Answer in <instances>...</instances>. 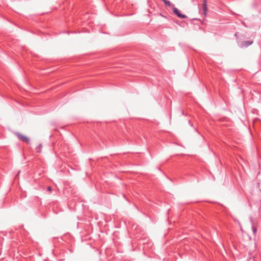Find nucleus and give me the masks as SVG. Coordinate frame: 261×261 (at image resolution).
Returning <instances> with one entry per match:
<instances>
[{
	"mask_svg": "<svg viewBox=\"0 0 261 261\" xmlns=\"http://www.w3.org/2000/svg\"><path fill=\"white\" fill-rule=\"evenodd\" d=\"M253 41L252 40H248L243 41L240 45L239 46L241 47H247L253 43Z\"/></svg>",
	"mask_w": 261,
	"mask_h": 261,
	"instance_id": "nucleus-1",
	"label": "nucleus"
},
{
	"mask_svg": "<svg viewBox=\"0 0 261 261\" xmlns=\"http://www.w3.org/2000/svg\"><path fill=\"white\" fill-rule=\"evenodd\" d=\"M173 12L179 18H186L187 16L184 15V14H182L181 13H180V12L179 11V10H178L177 8H175V7H174L173 9Z\"/></svg>",
	"mask_w": 261,
	"mask_h": 261,
	"instance_id": "nucleus-2",
	"label": "nucleus"
},
{
	"mask_svg": "<svg viewBox=\"0 0 261 261\" xmlns=\"http://www.w3.org/2000/svg\"><path fill=\"white\" fill-rule=\"evenodd\" d=\"M17 136L20 140L25 142L27 144H29L30 140L28 137L19 133L17 134Z\"/></svg>",
	"mask_w": 261,
	"mask_h": 261,
	"instance_id": "nucleus-3",
	"label": "nucleus"
},
{
	"mask_svg": "<svg viewBox=\"0 0 261 261\" xmlns=\"http://www.w3.org/2000/svg\"><path fill=\"white\" fill-rule=\"evenodd\" d=\"M202 5H203V8H202L203 13L204 15V16H206L207 14V0H203Z\"/></svg>",
	"mask_w": 261,
	"mask_h": 261,
	"instance_id": "nucleus-4",
	"label": "nucleus"
},
{
	"mask_svg": "<svg viewBox=\"0 0 261 261\" xmlns=\"http://www.w3.org/2000/svg\"><path fill=\"white\" fill-rule=\"evenodd\" d=\"M41 148H42L41 144H39L38 146H37L36 148L37 152H39V153L41 152Z\"/></svg>",
	"mask_w": 261,
	"mask_h": 261,
	"instance_id": "nucleus-5",
	"label": "nucleus"
},
{
	"mask_svg": "<svg viewBox=\"0 0 261 261\" xmlns=\"http://www.w3.org/2000/svg\"><path fill=\"white\" fill-rule=\"evenodd\" d=\"M164 3L167 6H170L171 5V3L170 2L166 1V0H163Z\"/></svg>",
	"mask_w": 261,
	"mask_h": 261,
	"instance_id": "nucleus-6",
	"label": "nucleus"
},
{
	"mask_svg": "<svg viewBox=\"0 0 261 261\" xmlns=\"http://www.w3.org/2000/svg\"><path fill=\"white\" fill-rule=\"evenodd\" d=\"M252 231H253V232L254 234H255V233H256V232L257 231V229L254 226H252Z\"/></svg>",
	"mask_w": 261,
	"mask_h": 261,
	"instance_id": "nucleus-7",
	"label": "nucleus"
},
{
	"mask_svg": "<svg viewBox=\"0 0 261 261\" xmlns=\"http://www.w3.org/2000/svg\"><path fill=\"white\" fill-rule=\"evenodd\" d=\"M47 190L50 191L51 190V188L50 187H48Z\"/></svg>",
	"mask_w": 261,
	"mask_h": 261,
	"instance_id": "nucleus-8",
	"label": "nucleus"
}]
</instances>
